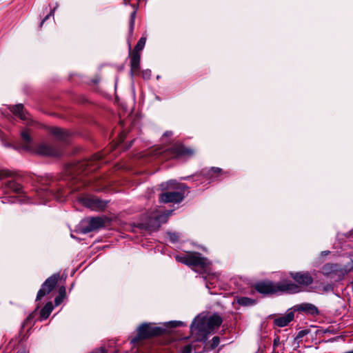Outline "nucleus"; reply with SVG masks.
<instances>
[{
    "instance_id": "1",
    "label": "nucleus",
    "mask_w": 353,
    "mask_h": 353,
    "mask_svg": "<svg viewBox=\"0 0 353 353\" xmlns=\"http://www.w3.org/2000/svg\"><path fill=\"white\" fill-rule=\"evenodd\" d=\"M102 154H96L90 159H85L66 166L64 172L59 176L48 175L42 182L43 187L37 192V196L41 200L40 202L46 203L51 197L61 201L68 192L63 186L67 185L72 191H77L86 185V181L83 179L81 174L86 175L89 172H92L99 168V161L102 159Z\"/></svg>"
},
{
    "instance_id": "2",
    "label": "nucleus",
    "mask_w": 353,
    "mask_h": 353,
    "mask_svg": "<svg viewBox=\"0 0 353 353\" xmlns=\"http://www.w3.org/2000/svg\"><path fill=\"white\" fill-rule=\"evenodd\" d=\"M253 288L264 296L283 294H296L301 292V288L290 280L283 279L279 282L262 281L253 285Z\"/></svg>"
},
{
    "instance_id": "3",
    "label": "nucleus",
    "mask_w": 353,
    "mask_h": 353,
    "mask_svg": "<svg viewBox=\"0 0 353 353\" xmlns=\"http://www.w3.org/2000/svg\"><path fill=\"white\" fill-rule=\"evenodd\" d=\"M353 272V260L350 259L345 264L326 263L320 270V272L326 278L334 282L343 281L345 276Z\"/></svg>"
},
{
    "instance_id": "4",
    "label": "nucleus",
    "mask_w": 353,
    "mask_h": 353,
    "mask_svg": "<svg viewBox=\"0 0 353 353\" xmlns=\"http://www.w3.org/2000/svg\"><path fill=\"white\" fill-rule=\"evenodd\" d=\"M167 333L165 327L156 326L154 323H143L137 328V334L131 339V343L137 344L140 341L164 335Z\"/></svg>"
},
{
    "instance_id": "5",
    "label": "nucleus",
    "mask_w": 353,
    "mask_h": 353,
    "mask_svg": "<svg viewBox=\"0 0 353 353\" xmlns=\"http://www.w3.org/2000/svg\"><path fill=\"white\" fill-rule=\"evenodd\" d=\"M175 259L189 267L199 268L204 272L211 265L210 261L199 252H188L183 255H176Z\"/></svg>"
},
{
    "instance_id": "6",
    "label": "nucleus",
    "mask_w": 353,
    "mask_h": 353,
    "mask_svg": "<svg viewBox=\"0 0 353 353\" xmlns=\"http://www.w3.org/2000/svg\"><path fill=\"white\" fill-rule=\"evenodd\" d=\"M169 185L173 186L174 191H168L159 195V200L162 203H180L183 199L184 191L188 188L184 183H176L174 181L169 182Z\"/></svg>"
},
{
    "instance_id": "7",
    "label": "nucleus",
    "mask_w": 353,
    "mask_h": 353,
    "mask_svg": "<svg viewBox=\"0 0 353 353\" xmlns=\"http://www.w3.org/2000/svg\"><path fill=\"white\" fill-rule=\"evenodd\" d=\"M169 214L164 212H154L145 223H141L138 225V228L142 232H151L157 230L161 225L165 223L168 220Z\"/></svg>"
},
{
    "instance_id": "8",
    "label": "nucleus",
    "mask_w": 353,
    "mask_h": 353,
    "mask_svg": "<svg viewBox=\"0 0 353 353\" xmlns=\"http://www.w3.org/2000/svg\"><path fill=\"white\" fill-rule=\"evenodd\" d=\"M108 221L106 218L103 217H92L81 221L77 229L79 234H87L90 232L104 228Z\"/></svg>"
},
{
    "instance_id": "9",
    "label": "nucleus",
    "mask_w": 353,
    "mask_h": 353,
    "mask_svg": "<svg viewBox=\"0 0 353 353\" xmlns=\"http://www.w3.org/2000/svg\"><path fill=\"white\" fill-rule=\"evenodd\" d=\"M206 319L202 318L199 319L196 323L192 322L190 330L192 334H195V341L199 342H206L208 335L211 334V331L206 326Z\"/></svg>"
},
{
    "instance_id": "10",
    "label": "nucleus",
    "mask_w": 353,
    "mask_h": 353,
    "mask_svg": "<svg viewBox=\"0 0 353 353\" xmlns=\"http://www.w3.org/2000/svg\"><path fill=\"white\" fill-rule=\"evenodd\" d=\"M60 278L59 273L53 274L48 277L41 285V288L37 292L36 301H40L46 295L50 294L57 286Z\"/></svg>"
},
{
    "instance_id": "11",
    "label": "nucleus",
    "mask_w": 353,
    "mask_h": 353,
    "mask_svg": "<svg viewBox=\"0 0 353 353\" xmlns=\"http://www.w3.org/2000/svg\"><path fill=\"white\" fill-rule=\"evenodd\" d=\"M289 275L294 281V283L301 288V285L308 286L314 282V279L309 272H290Z\"/></svg>"
},
{
    "instance_id": "12",
    "label": "nucleus",
    "mask_w": 353,
    "mask_h": 353,
    "mask_svg": "<svg viewBox=\"0 0 353 353\" xmlns=\"http://www.w3.org/2000/svg\"><path fill=\"white\" fill-rule=\"evenodd\" d=\"M292 309L294 312H303L306 314H310L314 316L319 314V310L317 307L310 303H303L295 305Z\"/></svg>"
},
{
    "instance_id": "13",
    "label": "nucleus",
    "mask_w": 353,
    "mask_h": 353,
    "mask_svg": "<svg viewBox=\"0 0 353 353\" xmlns=\"http://www.w3.org/2000/svg\"><path fill=\"white\" fill-rule=\"evenodd\" d=\"M83 204L92 210H102L107 205V202L97 197L85 198Z\"/></svg>"
},
{
    "instance_id": "14",
    "label": "nucleus",
    "mask_w": 353,
    "mask_h": 353,
    "mask_svg": "<svg viewBox=\"0 0 353 353\" xmlns=\"http://www.w3.org/2000/svg\"><path fill=\"white\" fill-rule=\"evenodd\" d=\"M173 157L175 158L181 157H191L194 154V151L183 145H176L172 148Z\"/></svg>"
},
{
    "instance_id": "15",
    "label": "nucleus",
    "mask_w": 353,
    "mask_h": 353,
    "mask_svg": "<svg viewBox=\"0 0 353 353\" xmlns=\"http://www.w3.org/2000/svg\"><path fill=\"white\" fill-rule=\"evenodd\" d=\"M36 152L43 156L58 157L59 152L45 143H41L36 148Z\"/></svg>"
},
{
    "instance_id": "16",
    "label": "nucleus",
    "mask_w": 353,
    "mask_h": 353,
    "mask_svg": "<svg viewBox=\"0 0 353 353\" xmlns=\"http://www.w3.org/2000/svg\"><path fill=\"white\" fill-rule=\"evenodd\" d=\"M206 326L210 330L211 332L220 327L223 323L222 317L217 313H214L212 316L206 319Z\"/></svg>"
},
{
    "instance_id": "17",
    "label": "nucleus",
    "mask_w": 353,
    "mask_h": 353,
    "mask_svg": "<svg viewBox=\"0 0 353 353\" xmlns=\"http://www.w3.org/2000/svg\"><path fill=\"white\" fill-rule=\"evenodd\" d=\"M22 143L19 146H14L15 149H23L24 150H31L32 139L28 130H25L21 133Z\"/></svg>"
},
{
    "instance_id": "18",
    "label": "nucleus",
    "mask_w": 353,
    "mask_h": 353,
    "mask_svg": "<svg viewBox=\"0 0 353 353\" xmlns=\"http://www.w3.org/2000/svg\"><path fill=\"white\" fill-rule=\"evenodd\" d=\"M294 312H290L284 316L276 318L274 320V324L280 327H285L294 319Z\"/></svg>"
},
{
    "instance_id": "19",
    "label": "nucleus",
    "mask_w": 353,
    "mask_h": 353,
    "mask_svg": "<svg viewBox=\"0 0 353 353\" xmlns=\"http://www.w3.org/2000/svg\"><path fill=\"white\" fill-rule=\"evenodd\" d=\"M140 53L132 52L130 54V67L132 74H136L140 69Z\"/></svg>"
},
{
    "instance_id": "20",
    "label": "nucleus",
    "mask_w": 353,
    "mask_h": 353,
    "mask_svg": "<svg viewBox=\"0 0 353 353\" xmlns=\"http://www.w3.org/2000/svg\"><path fill=\"white\" fill-rule=\"evenodd\" d=\"M223 173L224 172L222 170V169L216 167H212L206 172H204V174L209 180L214 181L217 179L220 176H221Z\"/></svg>"
},
{
    "instance_id": "21",
    "label": "nucleus",
    "mask_w": 353,
    "mask_h": 353,
    "mask_svg": "<svg viewBox=\"0 0 353 353\" xmlns=\"http://www.w3.org/2000/svg\"><path fill=\"white\" fill-rule=\"evenodd\" d=\"M52 133L58 137L59 139L63 142H67L70 134L63 129L59 128H53L51 130Z\"/></svg>"
},
{
    "instance_id": "22",
    "label": "nucleus",
    "mask_w": 353,
    "mask_h": 353,
    "mask_svg": "<svg viewBox=\"0 0 353 353\" xmlns=\"http://www.w3.org/2000/svg\"><path fill=\"white\" fill-rule=\"evenodd\" d=\"M54 307L52 303L49 301L46 303L44 307L40 311L39 320L43 321L47 319L50 315Z\"/></svg>"
},
{
    "instance_id": "23",
    "label": "nucleus",
    "mask_w": 353,
    "mask_h": 353,
    "mask_svg": "<svg viewBox=\"0 0 353 353\" xmlns=\"http://www.w3.org/2000/svg\"><path fill=\"white\" fill-rule=\"evenodd\" d=\"M4 188L7 191L20 193L22 191V186L14 181H8L4 184Z\"/></svg>"
},
{
    "instance_id": "24",
    "label": "nucleus",
    "mask_w": 353,
    "mask_h": 353,
    "mask_svg": "<svg viewBox=\"0 0 353 353\" xmlns=\"http://www.w3.org/2000/svg\"><path fill=\"white\" fill-rule=\"evenodd\" d=\"M10 111L22 120H26L28 119V117L26 116L23 110V105L22 104H17L16 105L12 106L10 108Z\"/></svg>"
},
{
    "instance_id": "25",
    "label": "nucleus",
    "mask_w": 353,
    "mask_h": 353,
    "mask_svg": "<svg viewBox=\"0 0 353 353\" xmlns=\"http://www.w3.org/2000/svg\"><path fill=\"white\" fill-rule=\"evenodd\" d=\"M66 296V289L65 286H61L59 288V295L54 299V304L56 306L59 305Z\"/></svg>"
},
{
    "instance_id": "26",
    "label": "nucleus",
    "mask_w": 353,
    "mask_h": 353,
    "mask_svg": "<svg viewBox=\"0 0 353 353\" xmlns=\"http://www.w3.org/2000/svg\"><path fill=\"white\" fill-rule=\"evenodd\" d=\"M236 303L241 306H249L254 305L255 303V301L249 297L241 296L237 298Z\"/></svg>"
},
{
    "instance_id": "27",
    "label": "nucleus",
    "mask_w": 353,
    "mask_h": 353,
    "mask_svg": "<svg viewBox=\"0 0 353 353\" xmlns=\"http://www.w3.org/2000/svg\"><path fill=\"white\" fill-rule=\"evenodd\" d=\"M219 342L220 338L217 336H214L212 339L210 344L209 345L208 344L205 345V346L204 347V350L215 349L219 345Z\"/></svg>"
},
{
    "instance_id": "28",
    "label": "nucleus",
    "mask_w": 353,
    "mask_h": 353,
    "mask_svg": "<svg viewBox=\"0 0 353 353\" xmlns=\"http://www.w3.org/2000/svg\"><path fill=\"white\" fill-rule=\"evenodd\" d=\"M185 325V323L183 321H170L169 322L164 323V327L166 330L167 328H174L176 327H181Z\"/></svg>"
},
{
    "instance_id": "29",
    "label": "nucleus",
    "mask_w": 353,
    "mask_h": 353,
    "mask_svg": "<svg viewBox=\"0 0 353 353\" xmlns=\"http://www.w3.org/2000/svg\"><path fill=\"white\" fill-rule=\"evenodd\" d=\"M146 42V39L145 37H141L138 41L137 45L135 46L133 52L140 53V52L143 49Z\"/></svg>"
},
{
    "instance_id": "30",
    "label": "nucleus",
    "mask_w": 353,
    "mask_h": 353,
    "mask_svg": "<svg viewBox=\"0 0 353 353\" xmlns=\"http://www.w3.org/2000/svg\"><path fill=\"white\" fill-rule=\"evenodd\" d=\"M38 307L34 310V312H32L29 316L26 319V320L23 322V327L26 326V325H28L31 323V321L34 319L35 315L37 314Z\"/></svg>"
},
{
    "instance_id": "31",
    "label": "nucleus",
    "mask_w": 353,
    "mask_h": 353,
    "mask_svg": "<svg viewBox=\"0 0 353 353\" xmlns=\"http://www.w3.org/2000/svg\"><path fill=\"white\" fill-rule=\"evenodd\" d=\"M168 240L172 243L179 241V234L175 232H168Z\"/></svg>"
},
{
    "instance_id": "32",
    "label": "nucleus",
    "mask_w": 353,
    "mask_h": 353,
    "mask_svg": "<svg viewBox=\"0 0 353 353\" xmlns=\"http://www.w3.org/2000/svg\"><path fill=\"white\" fill-rule=\"evenodd\" d=\"M136 17V12L134 11L130 14V32L132 33L134 30V21Z\"/></svg>"
},
{
    "instance_id": "33",
    "label": "nucleus",
    "mask_w": 353,
    "mask_h": 353,
    "mask_svg": "<svg viewBox=\"0 0 353 353\" xmlns=\"http://www.w3.org/2000/svg\"><path fill=\"white\" fill-rule=\"evenodd\" d=\"M58 6H59V4L57 3H56V6H55L52 10H51V11L50 12V13H49L48 15H46V16L45 17V18H44V19L42 20V21L41 22V24H40V26H41V27L43 26V24L44 23V22L50 18V17H51V16H54V12H55V10H56V9L58 8Z\"/></svg>"
},
{
    "instance_id": "34",
    "label": "nucleus",
    "mask_w": 353,
    "mask_h": 353,
    "mask_svg": "<svg viewBox=\"0 0 353 353\" xmlns=\"http://www.w3.org/2000/svg\"><path fill=\"white\" fill-rule=\"evenodd\" d=\"M192 351V345L191 344L186 345L181 347L180 353H191Z\"/></svg>"
},
{
    "instance_id": "35",
    "label": "nucleus",
    "mask_w": 353,
    "mask_h": 353,
    "mask_svg": "<svg viewBox=\"0 0 353 353\" xmlns=\"http://www.w3.org/2000/svg\"><path fill=\"white\" fill-rule=\"evenodd\" d=\"M309 333H310V330H308V329L302 330L298 332L296 339H301L304 336L307 335Z\"/></svg>"
},
{
    "instance_id": "36",
    "label": "nucleus",
    "mask_w": 353,
    "mask_h": 353,
    "mask_svg": "<svg viewBox=\"0 0 353 353\" xmlns=\"http://www.w3.org/2000/svg\"><path fill=\"white\" fill-rule=\"evenodd\" d=\"M142 76L145 79H149L151 77V71L150 70H145L142 72Z\"/></svg>"
},
{
    "instance_id": "37",
    "label": "nucleus",
    "mask_w": 353,
    "mask_h": 353,
    "mask_svg": "<svg viewBox=\"0 0 353 353\" xmlns=\"http://www.w3.org/2000/svg\"><path fill=\"white\" fill-rule=\"evenodd\" d=\"M10 176V172L8 170L0 171V179Z\"/></svg>"
},
{
    "instance_id": "38",
    "label": "nucleus",
    "mask_w": 353,
    "mask_h": 353,
    "mask_svg": "<svg viewBox=\"0 0 353 353\" xmlns=\"http://www.w3.org/2000/svg\"><path fill=\"white\" fill-rule=\"evenodd\" d=\"M339 337H342V335H339V336L329 339L328 340L325 341V343H332V342L338 341L339 340Z\"/></svg>"
},
{
    "instance_id": "39",
    "label": "nucleus",
    "mask_w": 353,
    "mask_h": 353,
    "mask_svg": "<svg viewBox=\"0 0 353 353\" xmlns=\"http://www.w3.org/2000/svg\"><path fill=\"white\" fill-rule=\"evenodd\" d=\"M325 333H330L334 334L336 333V332L333 327H329L327 329H325Z\"/></svg>"
},
{
    "instance_id": "40",
    "label": "nucleus",
    "mask_w": 353,
    "mask_h": 353,
    "mask_svg": "<svg viewBox=\"0 0 353 353\" xmlns=\"http://www.w3.org/2000/svg\"><path fill=\"white\" fill-rule=\"evenodd\" d=\"M325 333V329H317L316 331H315V334L316 336H320V335H323Z\"/></svg>"
},
{
    "instance_id": "41",
    "label": "nucleus",
    "mask_w": 353,
    "mask_h": 353,
    "mask_svg": "<svg viewBox=\"0 0 353 353\" xmlns=\"http://www.w3.org/2000/svg\"><path fill=\"white\" fill-rule=\"evenodd\" d=\"M279 343H280L279 337L277 336L276 339H274L273 345H274V347H275V346L279 345Z\"/></svg>"
},
{
    "instance_id": "42",
    "label": "nucleus",
    "mask_w": 353,
    "mask_h": 353,
    "mask_svg": "<svg viewBox=\"0 0 353 353\" xmlns=\"http://www.w3.org/2000/svg\"><path fill=\"white\" fill-rule=\"evenodd\" d=\"M172 132H166L164 134V135H165V136H170V135H172Z\"/></svg>"
},
{
    "instance_id": "43",
    "label": "nucleus",
    "mask_w": 353,
    "mask_h": 353,
    "mask_svg": "<svg viewBox=\"0 0 353 353\" xmlns=\"http://www.w3.org/2000/svg\"><path fill=\"white\" fill-rule=\"evenodd\" d=\"M109 247H110V245H104V246H103V247L100 248L99 249H105V248H109Z\"/></svg>"
},
{
    "instance_id": "44",
    "label": "nucleus",
    "mask_w": 353,
    "mask_h": 353,
    "mask_svg": "<svg viewBox=\"0 0 353 353\" xmlns=\"http://www.w3.org/2000/svg\"><path fill=\"white\" fill-rule=\"evenodd\" d=\"M329 253H330V252H329V251H327V252H325H325H322V254H325V255H327V254H328Z\"/></svg>"
},
{
    "instance_id": "45",
    "label": "nucleus",
    "mask_w": 353,
    "mask_h": 353,
    "mask_svg": "<svg viewBox=\"0 0 353 353\" xmlns=\"http://www.w3.org/2000/svg\"><path fill=\"white\" fill-rule=\"evenodd\" d=\"M4 146H5V147H10V146H11V144H10V143H8V144H7V143H5V144H4Z\"/></svg>"
},
{
    "instance_id": "46",
    "label": "nucleus",
    "mask_w": 353,
    "mask_h": 353,
    "mask_svg": "<svg viewBox=\"0 0 353 353\" xmlns=\"http://www.w3.org/2000/svg\"><path fill=\"white\" fill-rule=\"evenodd\" d=\"M74 285V283H72L71 284V286H70V290H71V289L73 288Z\"/></svg>"
},
{
    "instance_id": "47",
    "label": "nucleus",
    "mask_w": 353,
    "mask_h": 353,
    "mask_svg": "<svg viewBox=\"0 0 353 353\" xmlns=\"http://www.w3.org/2000/svg\"><path fill=\"white\" fill-rule=\"evenodd\" d=\"M344 339H345V337H344V336H343V335H342V337H339V339H343V340H344Z\"/></svg>"
},
{
    "instance_id": "48",
    "label": "nucleus",
    "mask_w": 353,
    "mask_h": 353,
    "mask_svg": "<svg viewBox=\"0 0 353 353\" xmlns=\"http://www.w3.org/2000/svg\"><path fill=\"white\" fill-rule=\"evenodd\" d=\"M345 353H353V350H351V351H349V352H345Z\"/></svg>"
},
{
    "instance_id": "49",
    "label": "nucleus",
    "mask_w": 353,
    "mask_h": 353,
    "mask_svg": "<svg viewBox=\"0 0 353 353\" xmlns=\"http://www.w3.org/2000/svg\"><path fill=\"white\" fill-rule=\"evenodd\" d=\"M17 353H23V352H17Z\"/></svg>"
}]
</instances>
